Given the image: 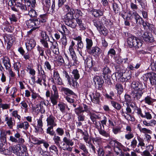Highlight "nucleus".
Returning a JSON list of instances; mask_svg holds the SVG:
<instances>
[{
  "label": "nucleus",
  "mask_w": 156,
  "mask_h": 156,
  "mask_svg": "<svg viewBox=\"0 0 156 156\" xmlns=\"http://www.w3.org/2000/svg\"><path fill=\"white\" fill-rule=\"evenodd\" d=\"M30 90L32 92L31 95L32 102L35 103L36 102L37 103L38 101L39 103L36 105V106L37 107H40V110L42 114L44 113L45 110L44 107L43 106V105L46 106V105L44 99L40 96L37 93L31 89Z\"/></svg>",
  "instance_id": "1"
},
{
  "label": "nucleus",
  "mask_w": 156,
  "mask_h": 156,
  "mask_svg": "<svg viewBox=\"0 0 156 156\" xmlns=\"http://www.w3.org/2000/svg\"><path fill=\"white\" fill-rule=\"evenodd\" d=\"M66 133L67 137H64L63 139L64 143L62 144V148L63 150L71 152L73 149V147H71L74 145V142L72 140L69 139L67 137H70L69 133L66 132Z\"/></svg>",
  "instance_id": "2"
},
{
  "label": "nucleus",
  "mask_w": 156,
  "mask_h": 156,
  "mask_svg": "<svg viewBox=\"0 0 156 156\" xmlns=\"http://www.w3.org/2000/svg\"><path fill=\"white\" fill-rule=\"evenodd\" d=\"M38 71L39 73L37 77V80L36 81H35V77H32L31 79L34 80V83L36 82L41 86L43 85L45 87H46L47 84L45 83L46 81V76L44 74V72L42 69L41 66H40V69H38Z\"/></svg>",
  "instance_id": "3"
},
{
  "label": "nucleus",
  "mask_w": 156,
  "mask_h": 156,
  "mask_svg": "<svg viewBox=\"0 0 156 156\" xmlns=\"http://www.w3.org/2000/svg\"><path fill=\"white\" fill-rule=\"evenodd\" d=\"M127 42L130 47L133 46L136 48H138L141 47L143 43V41L136 37L131 35L129 37Z\"/></svg>",
  "instance_id": "4"
},
{
  "label": "nucleus",
  "mask_w": 156,
  "mask_h": 156,
  "mask_svg": "<svg viewBox=\"0 0 156 156\" xmlns=\"http://www.w3.org/2000/svg\"><path fill=\"white\" fill-rule=\"evenodd\" d=\"M26 23L28 28H32L30 30L28 31V32L30 33L33 30L38 28L40 25V22L37 20H29L26 22Z\"/></svg>",
  "instance_id": "5"
},
{
  "label": "nucleus",
  "mask_w": 156,
  "mask_h": 156,
  "mask_svg": "<svg viewBox=\"0 0 156 156\" xmlns=\"http://www.w3.org/2000/svg\"><path fill=\"white\" fill-rule=\"evenodd\" d=\"M144 92L142 88H139L138 90H134L132 91L131 97L134 101H137L141 97Z\"/></svg>",
  "instance_id": "6"
},
{
  "label": "nucleus",
  "mask_w": 156,
  "mask_h": 156,
  "mask_svg": "<svg viewBox=\"0 0 156 156\" xmlns=\"http://www.w3.org/2000/svg\"><path fill=\"white\" fill-rule=\"evenodd\" d=\"M9 140L12 142L17 143L20 144H23L25 142L24 139L21 137L20 134L18 132L14 134V136H10L9 137Z\"/></svg>",
  "instance_id": "7"
},
{
  "label": "nucleus",
  "mask_w": 156,
  "mask_h": 156,
  "mask_svg": "<svg viewBox=\"0 0 156 156\" xmlns=\"http://www.w3.org/2000/svg\"><path fill=\"white\" fill-rule=\"evenodd\" d=\"M141 37L145 42L148 44L152 43L154 41L153 35L148 32H143Z\"/></svg>",
  "instance_id": "8"
},
{
  "label": "nucleus",
  "mask_w": 156,
  "mask_h": 156,
  "mask_svg": "<svg viewBox=\"0 0 156 156\" xmlns=\"http://www.w3.org/2000/svg\"><path fill=\"white\" fill-rule=\"evenodd\" d=\"M137 114L142 118H146L147 119H151L152 118V116L149 112L144 111H142L140 108H137L136 110Z\"/></svg>",
  "instance_id": "9"
},
{
  "label": "nucleus",
  "mask_w": 156,
  "mask_h": 156,
  "mask_svg": "<svg viewBox=\"0 0 156 156\" xmlns=\"http://www.w3.org/2000/svg\"><path fill=\"white\" fill-rule=\"evenodd\" d=\"M62 75L64 77L67 81L68 83H69V85L72 86L73 87H75V84L76 83V80L74 81L73 78L70 76L66 71L64 70L62 72Z\"/></svg>",
  "instance_id": "10"
},
{
  "label": "nucleus",
  "mask_w": 156,
  "mask_h": 156,
  "mask_svg": "<svg viewBox=\"0 0 156 156\" xmlns=\"http://www.w3.org/2000/svg\"><path fill=\"white\" fill-rule=\"evenodd\" d=\"M51 81L55 84L61 85L63 84L62 81L60 78L58 72L57 71H54L53 77Z\"/></svg>",
  "instance_id": "11"
},
{
  "label": "nucleus",
  "mask_w": 156,
  "mask_h": 156,
  "mask_svg": "<svg viewBox=\"0 0 156 156\" xmlns=\"http://www.w3.org/2000/svg\"><path fill=\"white\" fill-rule=\"evenodd\" d=\"M88 53L94 56H99L102 52V50L98 46H95L92 48L91 49L88 51Z\"/></svg>",
  "instance_id": "12"
},
{
  "label": "nucleus",
  "mask_w": 156,
  "mask_h": 156,
  "mask_svg": "<svg viewBox=\"0 0 156 156\" xmlns=\"http://www.w3.org/2000/svg\"><path fill=\"white\" fill-rule=\"evenodd\" d=\"M56 118L52 115H49L46 119L47 126H56L57 125L56 123Z\"/></svg>",
  "instance_id": "13"
},
{
  "label": "nucleus",
  "mask_w": 156,
  "mask_h": 156,
  "mask_svg": "<svg viewBox=\"0 0 156 156\" xmlns=\"http://www.w3.org/2000/svg\"><path fill=\"white\" fill-rule=\"evenodd\" d=\"M115 75L116 79H119L121 78H123L125 79V81H127L131 78V76L129 73H124V74H123L120 72H117L115 73Z\"/></svg>",
  "instance_id": "14"
},
{
  "label": "nucleus",
  "mask_w": 156,
  "mask_h": 156,
  "mask_svg": "<svg viewBox=\"0 0 156 156\" xmlns=\"http://www.w3.org/2000/svg\"><path fill=\"white\" fill-rule=\"evenodd\" d=\"M129 15L128 16H132L133 18H134L136 23L141 24L143 23V20L142 18L135 11L132 12L131 11H129Z\"/></svg>",
  "instance_id": "15"
},
{
  "label": "nucleus",
  "mask_w": 156,
  "mask_h": 156,
  "mask_svg": "<svg viewBox=\"0 0 156 156\" xmlns=\"http://www.w3.org/2000/svg\"><path fill=\"white\" fill-rule=\"evenodd\" d=\"M129 15L128 16H132L133 18H134L136 23L141 24L143 23V20L142 18L135 11L132 12L131 11H129Z\"/></svg>",
  "instance_id": "16"
},
{
  "label": "nucleus",
  "mask_w": 156,
  "mask_h": 156,
  "mask_svg": "<svg viewBox=\"0 0 156 156\" xmlns=\"http://www.w3.org/2000/svg\"><path fill=\"white\" fill-rule=\"evenodd\" d=\"M59 98L58 92H55L51 91V94L50 99L51 102L53 105H57L58 102V99Z\"/></svg>",
  "instance_id": "17"
},
{
  "label": "nucleus",
  "mask_w": 156,
  "mask_h": 156,
  "mask_svg": "<svg viewBox=\"0 0 156 156\" xmlns=\"http://www.w3.org/2000/svg\"><path fill=\"white\" fill-rule=\"evenodd\" d=\"M89 96L92 102L96 103L98 102L100 96L99 93L95 92L90 94Z\"/></svg>",
  "instance_id": "18"
},
{
  "label": "nucleus",
  "mask_w": 156,
  "mask_h": 156,
  "mask_svg": "<svg viewBox=\"0 0 156 156\" xmlns=\"http://www.w3.org/2000/svg\"><path fill=\"white\" fill-rule=\"evenodd\" d=\"M21 2L24 3H28V7H30V10H34L35 9L36 5V0H21Z\"/></svg>",
  "instance_id": "19"
},
{
  "label": "nucleus",
  "mask_w": 156,
  "mask_h": 156,
  "mask_svg": "<svg viewBox=\"0 0 156 156\" xmlns=\"http://www.w3.org/2000/svg\"><path fill=\"white\" fill-rule=\"evenodd\" d=\"M0 140L1 142L2 143H5L6 142V134L7 133L10 135V131L8 130L6 132L4 130L2 129H0Z\"/></svg>",
  "instance_id": "20"
},
{
  "label": "nucleus",
  "mask_w": 156,
  "mask_h": 156,
  "mask_svg": "<svg viewBox=\"0 0 156 156\" xmlns=\"http://www.w3.org/2000/svg\"><path fill=\"white\" fill-rule=\"evenodd\" d=\"M115 146L114 148L115 152L117 155H119L122 152V149L125 148V147L123 146L120 143L117 141L115 144Z\"/></svg>",
  "instance_id": "21"
},
{
  "label": "nucleus",
  "mask_w": 156,
  "mask_h": 156,
  "mask_svg": "<svg viewBox=\"0 0 156 156\" xmlns=\"http://www.w3.org/2000/svg\"><path fill=\"white\" fill-rule=\"evenodd\" d=\"M9 149L11 150V151L17 155L20 154V144H18L16 145L9 147Z\"/></svg>",
  "instance_id": "22"
},
{
  "label": "nucleus",
  "mask_w": 156,
  "mask_h": 156,
  "mask_svg": "<svg viewBox=\"0 0 156 156\" xmlns=\"http://www.w3.org/2000/svg\"><path fill=\"white\" fill-rule=\"evenodd\" d=\"M93 81L96 86L98 85L99 87L101 86L104 82L103 79L98 76H94L93 79Z\"/></svg>",
  "instance_id": "23"
},
{
  "label": "nucleus",
  "mask_w": 156,
  "mask_h": 156,
  "mask_svg": "<svg viewBox=\"0 0 156 156\" xmlns=\"http://www.w3.org/2000/svg\"><path fill=\"white\" fill-rule=\"evenodd\" d=\"M103 75L105 79H109L111 75V71L108 67H106L103 68Z\"/></svg>",
  "instance_id": "24"
},
{
  "label": "nucleus",
  "mask_w": 156,
  "mask_h": 156,
  "mask_svg": "<svg viewBox=\"0 0 156 156\" xmlns=\"http://www.w3.org/2000/svg\"><path fill=\"white\" fill-rule=\"evenodd\" d=\"M37 126H34L36 132H42L43 131V129L42 128L43 126V122L41 119H39L37 120Z\"/></svg>",
  "instance_id": "25"
},
{
  "label": "nucleus",
  "mask_w": 156,
  "mask_h": 156,
  "mask_svg": "<svg viewBox=\"0 0 156 156\" xmlns=\"http://www.w3.org/2000/svg\"><path fill=\"white\" fill-rule=\"evenodd\" d=\"M36 42L34 39L30 40L28 42L26 43V46L28 50L34 48L36 45Z\"/></svg>",
  "instance_id": "26"
},
{
  "label": "nucleus",
  "mask_w": 156,
  "mask_h": 156,
  "mask_svg": "<svg viewBox=\"0 0 156 156\" xmlns=\"http://www.w3.org/2000/svg\"><path fill=\"white\" fill-rule=\"evenodd\" d=\"M13 119L12 117H6L5 119V121L7 125L9 128L10 129H12L13 126L15 123L13 121Z\"/></svg>",
  "instance_id": "27"
},
{
  "label": "nucleus",
  "mask_w": 156,
  "mask_h": 156,
  "mask_svg": "<svg viewBox=\"0 0 156 156\" xmlns=\"http://www.w3.org/2000/svg\"><path fill=\"white\" fill-rule=\"evenodd\" d=\"M75 19H66L65 21V24L72 28H75L76 26V23L75 22Z\"/></svg>",
  "instance_id": "28"
},
{
  "label": "nucleus",
  "mask_w": 156,
  "mask_h": 156,
  "mask_svg": "<svg viewBox=\"0 0 156 156\" xmlns=\"http://www.w3.org/2000/svg\"><path fill=\"white\" fill-rule=\"evenodd\" d=\"M72 74V76H73L72 77L73 78L74 81L76 80V83L75 84V87H76L77 84H78L76 81L80 77L79 71L77 69H74L73 70Z\"/></svg>",
  "instance_id": "29"
},
{
  "label": "nucleus",
  "mask_w": 156,
  "mask_h": 156,
  "mask_svg": "<svg viewBox=\"0 0 156 156\" xmlns=\"http://www.w3.org/2000/svg\"><path fill=\"white\" fill-rule=\"evenodd\" d=\"M13 65L14 68L15 70H16V71H17L18 76V77H20V68H21V63H20V62L18 61L15 62V61H14V64Z\"/></svg>",
  "instance_id": "30"
},
{
  "label": "nucleus",
  "mask_w": 156,
  "mask_h": 156,
  "mask_svg": "<svg viewBox=\"0 0 156 156\" xmlns=\"http://www.w3.org/2000/svg\"><path fill=\"white\" fill-rule=\"evenodd\" d=\"M61 91L63 92L65 94L67 95H74L75 93L69 88L64 87H62L61 89Z\"/></svg>",
  "instance_id": "31"
},
{
  "label": "nucleus",
  "mask_w": 156,
  "mask_h": 156,
  "mask_svg": "<svg viewBox=\"0 0 156 156\" xmlns=\"http://www.w3.org/2000/svg\"><path fill=\"white\" fill-rule=\"evenodd\" d=\"M69 53L73 60L75 61H76L77 60V57L73 48L69 47Z\"/></svg>",
  "instance_id": "32"
},
{
  "label": "nucleus",
  "mask_w": 156,
  "mask_h": 156,
  "mask_svg": "<svg viewBox=\"0 0 156 156\" xmlns=\"http://www.w3.org/2000/svg\"><path fill=\"white\" fill-rule=\"evenodd\" d=\"M3 63L6 69L11 67V65L9 58L7 57H4L2 59Z\"/></svg>",
  "instance_id": "33"
},
{
  "label": "nucleus",
  "mask_w": 156,
  "mask_h": 156,
  "mask_svg": "<svg viewBox=\"0 0 156 156\" xmlns=\"http://www.w3.org/2000/svg\"><path fill=\"white\" fill-rule=\"evenodd\" d=\"M83 47V44L82 41H80V42H77V50L78 52L80 55L82 57H83L82 49Z\"/></svg>",
  "instance_id": "34"
},
{
  "label": "nucleus",
  "mask_w": 156,
  "mask_h": 156,
  "mask_svg": "<svg viewBox=\"0 0 156 156\" xmlns=\"http://www.w3.org/2000/svg\"><path fill=\"white\" fill-rule=\"evenodd\" d=\"M93 23L94 25L97 28V29H98L100 27L102 26V24L104 23V20L103 19L101 21V20H95L93 21Z\"/></svg>",
  "instance_id": "35"
},
{
  "label": "nucleus",
  "mask_w": 156,
  "mask_h": 156,
  "mask_svg": "<svg viewBox=\"0 0 156 156\" xmlns=\"http://www.w3.org/2000/svg\"><path fill=\"white\" fill-rule=\"evenodd\" d=\"M26 70L30 74L33 76H34L35 74L36 71L33 69V66L32 65H28L27 67Z\"/></svg>",
  "instance_id": "36"
},
{
  "label": "nucleus",
  "mask_w": 156,
  "mask_h": 156,
  "mask_svg": "<svg viewBox=\"0 0 156 156\" xmlns=\"http://www.w3.org/2000/svg\"><path fill=\"white\" fill-rule=\"evenodd\" d=\"M58 106L60 111L63 113H66V109L67 108V106L64 103H59L58 105Z\"/></svg>",
  "instance_id": "37"
},
{
  "label": "nucleus",
  "mask_w": 156,
  "mask_h": 156,
  "mask_svg": "<svg viewBox=\"0 0 156 156\" xmlns=\"http://www.w3.org/2000/svg\"><path fill=\"white\" fill-rule=\"evenodd\" d=\"M5 40L6 43H13L15 41V38L11 35H7L5 37Z\"/></svg>",
  "instance_id": "38"
},
{
  "label": "nucleus",
  "mask_w": 156,
  "mask_h": 156,
  "mask_svg": "<svg viewBox=\"0 0 156 156\" xmlns=\"http://www.w3.org/2000/svg\"><path fill=\"white\" fill-rule=\"evenodd\" d=\"M154 99L151 98V97L147 96L144 98L142 101H144L145 103L149 105H151L154 101Z\"/></svg>",
  "instance_id": "39"
},
{
  "label": "nucleus",
  "mask_w": 156,
  "mask_h": 156,
  "mask_svg": "<svg viewBox=\"0 0 156 156\" xmlns=\"http://www.w3.org/2000/svg\"><path fill=\"white\" fill-rule=\"evenodd\" d=\"M86 47L87 51H89L91 49V48L93 45V41L91 39L88 38L86 39Z\"/></svg>",
  "instance_id": "40"
},
{
  "label": "nucleus",
  "mask_w": 156,
  "mask_h": 156,
  "mask_svg": "<svg viewBox=\"0 0 156 156\" xmlns=\"http://www.w3.org/2000/svg\"><path fill=\"white\" fill-rule=\"evenodd\" d=\"M149 80L151 84H156V74L154 72L151 73Z\"/></svg>",
  "instance_id": "41"
},
{
  "label": "nucleus",
  "mask_w": 156,
  "mask_h": 156,
  "mask_svg": "<svg viewBox=\"0 0 156 156\" xmlns=\"http://www.w3.org/2000/svg\"><path fill=\"white\" fill-rule=\"evenodd\" d=\"M41 38L40 40H48L50 41V38L49 36L47 34L46 32L44 31H41Z\"/></svg>",
  "instance_id": "42"
},
{
  "label": "nucleus",
  "mask_w": 156,
  "mask_h": 156,
  "mask_svg": "<svg viewBox=\"0 0 156 156\" xmlns=\"http://www.w3.org/2000/svg\"><path fill=\"white\" fill-rule=\"evenodd\" d=\"M30 140L31 143L34 144H40L43 143V141H41V140H39L34 136H32Z\"/></svg>",
  "instance_id": "43"
},
{
  "label": "nucleus",
  "mask_w": 156,
  "mask_h": 156,
  "mask_svg": "<svg viewBox=\"0 0 156 156\" xmlns=\"http://www.w3.org/2000/svg\"><path fill=\"white\" fill-rule=\"evenodd\" d=\"M120 113L122 115L125 117V118L128 120L133 121L134 120V119L133 117H132L130 115H128V116L126 115H125V112L123 111L122 108L121 109V110L120 111Z\"/></svg>",
  "instance_id": "44"
},
{
  "label": "nucleus",
  "mask_w": 156,
  "mask_h": 156,
  "mask_svg": "<svg viewBox=\"0 0 156 156\" xmlns=\"http://www.w3.org/2000/svg\"><path fill=\"white\" fill-rule=\"evenodd\" d=\"M91 12L92 15L96 17H98L103 14L102 10H91Z\"/></svg>",
  "instance_id": "45"
},
{
  "label": "nucleus",
  "mask_w": 156,
  "mask_h": 156,
  "mask_svg": "<svg viewBox=\"0 0 156 156\" xmlns=\"http://www.w3.org/2000/svg\"><path fill=\"white\" fill-rule=\"evenodd\" d=\"M98 30L101 33L105 36L108 33V29L103 26H101L99 28H98Z\"/></svg>",
  "instance_id": "46"
},
{
  "label": "nucleus",
  "mask_w": 156,
  "mask_h": 156,
  "mask_svg": "<svg viewBox=\"0 0 156 156\" xmlns=\"http://www.w3.org/2000/svg\"><path fill=\"white\" fill-rule=\"evenodd\" d=\"M115 88L117 91V92L119 94H120L123 91L122 86L120 83H117L115 86Z\"/></svg>",
  "instance_id": "47"
},
{
  "label": "nucleus",
  "mask_w": 156,
  "mask_h": 156,
  "mask_svg": "<svg viewBox=\"0 0 156 156\" xmlns=\"http://www.w3.org/2000/svg\"><path fill=\"white\" fill-rule=\"evenodd\" d=\"M54 126H49L46 130V133H47L49 134L51 136H53L55 133L53 128Z\"/></svg>",
  "instance_id": "48"
},
{
  "label": "nucleus",
  "mask_w": 156,
  "mask_h": 156,
  "mask_svg": "<svg viewBox=\"0 0 156 156\" xmlns=\"http://www.w3.org/2000/svg\"><path fill=\"white\" fill-rule=\"evenodd\" d=\"M79 146V149L82 151L83 152L86 153H88V149L84 144L80 143Z\"/></svg>",
  "instance_id": "49"
},
{
  "label": "nucleus",
  "mask_w": 156,
  "mask_h": 156,
  "mask_svg": "<svg viewBox=\"0 0 156 156\" xmlns=\"http://www.w3.org/2000/svg\"><path fill=\"white\" fill-rule=\"evenodd\" d=\"M27 147L25 145L22 144L21 146H20V154H23V156H24V154H25V156L26 155L27 152Z\"/></svg>",
  "instance_id": "50"
},
{
  "label": "nucleus",
  "mask_w": 156,
  "mask_h": 156,
  "mask_svg": "<svg viewBox=\"0 0 156 156\" xmlns=\"http://www.w3.org/2000/svg\"><path fill=\"white\" fill-rule=\"evenodd\" d=\"M141 84H138V82L135 81H133L131 85L132 87L134 89V90H138L139 88H140Z\"/></svg>",
  "instance_id": "51"
},
{
  "label": "nucleus",
  "mask_w": 156,
  "mask_h": 156,
  "mask_svg": "<svg viewBox=\"0 0 156 156\" xmlns=\"http://www.w3.org/2000/svg\"><path fill=\"white\" fill-rule=\"evenodd\" d=\"M54 136L53 138V140L54 141L55 143L57 145H59V142L60 141V138L58 136L54 134Z\"/></svg>",
  "instance_id": "52"
},
{
  "label": "nucleus",
  "mask_w": 156,
  "mask_h": 156,
  "mask_svg": "<svg viewBox=\"0 0 156 156\" xmlns=\"http://www.w3.org/2000/svg\"><path fill=\"white\" fill-rule=\"evenodd\" d=\"M112 105L117 110H119L121 108V105L118 103L114 101H111Z\"/></svg>",
  "instance_id": "53"
},
{
  "label": "nucleus",
  "mask_w": 156,
  "mask_h": 156,
  "mask_svg": "<svg viewBox=\"0 0 156 156\" xmlns=\"http://www.w3.org/2000/svg\"><path fill=\"white\" fill-rule=\"evenodd\" d=\"M40 42L41 43L42 45L46 49H48L49 46L48 43V40H40Z\"/></svg>",
  "instance_id": "54"
},
{
  "label": "nucleus",
  "mask_w": 156,
  "mask_h": 156,
  "mask_svg": "<svg viewBox=\"0 0 156 156\" xmlns=\"http://www.w3.org/2000/svg\"><path fill=\"white\" fill-rule=\"evenodd\" d=\"M74 111L75 113L77 115H80L81 113L83 112V107L81 106H79L78 107L75 108Z\"/></svg>",
  "instance_id": "55"
},
{
  "label": "nucleus",
  "mask_w": 156,
  "mask_h": 156,
  "mask_svg": "<svg viewBox=\"0 0 156 156\" xmlns=\"http://www.w3.org/2000/svg\"><path fill=\"white\" fill-rule=\"evenodd\" d=\"M137 138L139 142L138 147H139V146L141 147H144L145 144L144 143V140L139 136H137Z\"/></svg>",
  "instance_id": "56"
},
{
  "label": "nucleus",
  "mask_w": 156,
  "mask_h": 156,
  "mask_svg": "<svg viewBox=\"0 0 156 156\" xmlns=\"http://www.w3.org/2000/svg\"><path fill=\"white\" fill-rule=\"evenodd\" d=\"M12 116L15 119H17L19 121H20L21 117L18 114V111L17 110L13 111L12 113Z\"/></svg>",
  "instance_id": "57"
},
{
  "label": "nucleus",
  "mask_w": 156,
  "mask_h": 156,
  "mask_svg": "<svg viewBox=\"0 0 156 156\" xmlns=\"http://www.w3.org/2000/svg\"><path fill=\"white\" fill-rule=\"evenodd\" d=\"M104 129H102V128L101 129H99L98 131L99 133L102 135V136H104L106 137H108L109 136V135L105 131Z\"/></svg>",
  "instance_id": "58"
},
{
  "label": "nucleus",
  "mask_w": 156,
  "mask_h": 156,
  "mask_svg": "<svg viewBox=\"0 0 156 156\" xmlns=\"http://www.w3.org/2000/svg\"><path fill=\"white\" fill-rule=\"evenodd\" d=\"M131 96L128 94H126L125 95L124 101L126 102V104L128 105L130 103L131 101Z\"/></svg>",
  "instance_id": "59"
},
{
  "label": "nucleus",
  "mask_w": 156,
  "mask_h": 156,
  "mask_svg": "<svg viewBox=\"0 0 156 156\" xmlns=\"http://www.w3.org/2000/svg\"><path fill=\"white\" fill-rule=\"evenodd\" d=\"M134 137V135L132 132H128L125 135V138L127 140H129Z\"/></svg>",
  "instance_id": "60"
},
{
  "label": "nucleus",
  "mask_w": 156,
  "mask_h": 156,
  "mask_svg": "<svg viewBox=\"0 0 156 156\" xmlns=\"http://www.w3.org/2000/svg\"><path fill=\"white\" fill-rule=\"evenodd\" d=\"M44 68L46 69L49 70H51V64L48 61H46L44 63Z\"/></svg>",
  "instance_id": "61"
},
{
  "label": "nucleus",
  "mask_w": 156,
  "mask_h": 156,
  "mask_svg": "<svg viewBox=\"0 0 156 156\" xmlns=\"http://www.w3.org/2000/svg\"><path fill=\"white\" fill-rule=\"evenodd\" d=\"M85 63L89 67L92 66L93 65L92 61L91 58H87L85 60Z\"/></svg>",
  "instance_id": "62"
},
{
  "label": "nucleus",
  "mask_w": 156,
  "mask_h": 156,
  "mask_svg": "<svg viewBox=\"0 0 156 156\" xmlns=\"http://www.w3.org/2000/svg\"><path fill=\"white\" fill-rule=\"evenodd\" d=\"M10 104H0V108H2L3 110L9 109L10 108Z\"/></svg>",
  "instance_id": "63"
},
{
  "label": "nucleus",
  "mask_w": 156,
  "mask_h": 156,
  "mask_svg": "<svg viewBox=\"0 0 156 156\" xmlns=\"http://www.w3.org/2000/svg\"><path fill=\"white\" fill-rule=\"evenodd\" d=\"M115 51L114 49L113 48H111L108 51L107 55L108 56H110L112 57L115 55Z\"/></svg>",
  "instance_id": "64"
}]
</instances>
